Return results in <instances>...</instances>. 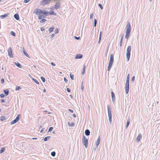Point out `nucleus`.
Instances as JSON below:
<instances>
[{
  "instance_id": "28",
  "label": "nucleus",
  "mask_w": 160,
  "mask_h": 160,
  "mask_svg": "<svg viewBox=\"0 0 160 160\" xmlns=\"http://www.w3.org/2000/svg\"><path fill=\"white\" fill-rule=\"evenodd\" d=\"M5 150V147H3L0 150V153H3V152H4V151Z\"/></svg>"
},
{
  "instance_id": "16",
  "label": "nucleus",
  "mask_w": 160,
  "mask_h": 160,
  "mask_svg": "<svg viewBox=\"0 0 160 160\" xmlns=\"http://www.w3.org/2000/svg\"><path fill=\"white\" fill-rule=\"evenodd\" d=\"M49 13V12L47 10L44 11L42 10V14H44V16H47Z\"/></svg>"
},
{
  "instance_id": "11",
  "label": "nucleus",
  "mask_w": 160,
  "mask_h": 160,
  "mask_svg": "<svg viewBox=\"0 0 160 160\" xmlns=\"http://www.w3.org/2000/svg\"><path fill=\"white\" fill-rule=\"evenodd\" d=\"M111 96H112V101L113 102L115 101V97L114 93L113 92H111Z\"/></svg>"
},
{
  "instance_id": "39",
  "label": "nucleus",
  "mask_w": 160,
  "mask_h": 160,
  "mask_svg": "<svg viewBox=\"0 0 160 160\" xmlns=\"http://www.w3.org/2000/svg\"><path fill=\"white\" fill-rule=\"evenodd\" d=\"M40 78L42 80V82H45V79L44 77H40Z\"/></svg>"
},
{
  "instance_id": "17",
  "label": "nucleus",
  "mask_w": 160,
  "mask_h": 160,
  "mask_svg": "<svg viewBox=\"0 0 160 160\" xmlns=\"http://www.w3.org/2000/svg\"><path fill=\"white\" fill-rule=\"evenodd\" d=\"M85 134L86 135V136H89L90 135V132L89 130L88 129H86L85 130Z\"/></svg>"
},
{
  "instance_id": "30",
  "label": "nucleus",
  "mask_w": 160,
  "mask_h": 160,
  "mask_svg": "<svg viewBox=\"0 0 160 160\" xmlns=\"http://www.w3.org/2000/svg\"><path fill=\"white\" fill-rule=\"evenodd\" d=\"M6 117L5 116H2V117H1V118H0V120L2 121H3L4 120H5V119H6Z\"/></svg>"
},
{
  "instance_id": "52",
  "label": "nucleus",
  "mask_w": 160,
  "mask_h": 160,
  "mask_svg": "<svg viewBox=\"0 0 160 160\" xmlns=\"http://www.w3.org/2000/svg\"><path fill=\"white\" fill-rule=\"evenodd\" d=\"M4 82V79L3 78H2L1 80V82L3 84Z\"/></svg>"
},
{
  "instance_id": "54",
  "label": "nucleus",
  "mask_w": 160,
  "mask_h": 160,
  "mask_svg": "<svg viewBox=\"0 0 160 160\" xmlns=\"http://www.w3.org/2000/svg\"><path fill=\"white\" fill-rule=\"evenodd\" d=\"M67 91L68 92H71L70 89L68 88H67Z\"/></svg>"
},
{
  "instance_id": "8",
  "label": "nucleus",
  "mask_w": 160,
  "mask_h": 160,
  "mask_svg": "<svg viewBox=\"0 0 160 160\" xmlns=\"http://www.w3.org/2000/svg\"><path fill=\"white\" fill-rule=\"evenodd\" d=\"M51 0H43L42 1V4L45 5L49 4Z\"/></svg>"
},
{
  "instance_id": "26",
  "label": "nucleus",
  "mask_w": 160,
  "mask_h": 160,
  "mask_svg": "<svg viewBox=\"0 0 160 160\" xmlns=\"http://www.w3.org/2000/svg\"><path fill=\"white\" fill-rule=\"evenodd\" d=\"M45 17V16L43 15H40L38 16V18L39 19H41L42 18H44Z\"/></svg>"
},
{
  "instance_id": "25",
  "label": "nucleus",
  "mask_w": 160,
  "mask_h": 160,
  "mask_svg": "<svg viewBox=\"0 0 160 160\" xmlns=\"http://www.w3.org/2000/svg\"><path fill=\"white\" fill-rule=\"evenodd\" d=\"M142 137V135L141 134H139L138 136L137 137L136 140H140L141 138Z\"/></svg>"
},
{
  "instance_id": "46",
  "label": "nucleus",
  "mask_w": 160,
  "mask_h": 160,
  "mask_svg": "<svg viewBox=\"0 0 160 160\" xmlns=\"http://www.w3.org/2000/svg\"><path fill=\"white\" fill-rule=\"evenodd\" d=\"M53 129V127H50L49 129V130H48V132H51V131L52 129Z\"/></svg>"
},
{
  "instance_id": "59",
  "label": "nucleus",
  "mask_w": 160,
  "mask_h": 160,
  "mask_svg": "<svg viewBox=\"0 0 160 160\" xmlns=\"http://www.w3.org/2000/svg\"><path fill=\"white\" fill-rule=\"evenodd\" d=\"M98 148V147H96L95 146V147L94 148V151L95 152L97 150V148Z\"/></svg>"
},
{
  "instance_id": "27",
  "label": "nucleus",
  "mask_w": 160,
  "mask_h": 160,
  "mask_svg": "<svg viewBox=\"0 0 160 160\" xmlns=\"http://www.w3.org/2000/svg\"><path fill=\"white\" fill-rule=\"evenodd\" d=\"M68 124L69 126L70 127H73L75 125V124L73 122H72L71 123H70V122H68Z\"/></svg>"
},
{
  "instance_id": "29",
  "label": "nucleus",
  "mask_w": 160,
  "mask_h": 160,
  "mask_svg": "<svg viewBox=\"0 0 160 160\" xmlns=\"http://www.w3.org/2000/svg\"><path fill=\"white\" fill-rule=\"evenodd\" d=\"M85 68H86L85 66V65H84L83 66V70L82 72V74H84L85 73Z\"/></svg>"
},
{
  "instance_id": "47",
  "label": "nucleus",
  "mask_w": 160,
  "mask_h": 160,
  "mask_svg": "<svg viewBox=\"0 0 160 160\" xmlns=\"http://www.w3.org/2000/svg\"><path fill=\"white\" fill-rule=\"evenodd\" d=\"M31 0H24L23 2L24 3H27L29 2Z\"/></svg>"
},
{
  "instance_id": "36",
  "label": "nucleus",
  "mask_w": 160,
  "mask_h": 160,
  "mask_svg": "<svg viewBox=\"0 0 160 160\" xmlns=\"http://www.w3.org/2000/svg\"><path fill=\"white\" fill-rule=\"evenodd\" d=\"M11 34L13 36H16V33L13 31H12L10 32Z\"/></svg>"
},
{
  "instance_id": "32",
  "label": "nucleus",
  "mask_w": 160,
  "mask_h": 160,
  "mask_svg": "<svg viewBox=\"0 0 160 160\" xmlns=\"http://www.w3.org/2000/svg\"><path fill=\"white\" fill-rule=\"evenodd\" d=\"M32 80L36 82L37 84H39V82L36 79L34 78H32Z\"/></svg>"
},
{
  "instance_id": "34",
  "label": "nucleus",
  "mask_w": 160,
  "mask_h": 160,
  "mask_svg": "<svg viewBox=\"0 0 160 160\" xmlns=\"http://www.w3.org/2000/svg\"><path fill=\"white\" fill-rule=\"evenodd\" d=\"M108 118L109 121L110 122V124H111L112 123V116H108Z\"/></svg>"
},
{
  "instance_id": "50",
  "label": "nucleus",
  "mask_w": 160,
  "mask_h": 160,
  "mask_svg": "<svg viewBox=\"0 0 160 160\" xmlns=\"http://www.w3.org/2000/svg\"><path fill=\"white\" fill-rule=\"evenodd\" d=\"M74 38L75 39H76L77 40H79L80 39V37H77L76 36H74Z\"/></svg>"
},
{
  "instance_id": "60",
  "label": "nucleus",
  "mask_w": 160,
  "mask_h": 160,
  "mask_svg": "<svg viewBox=\"0 0 160 160\" xmlns=\"http://www.w3.org/2000/svg\"><path fill=\"white\" fill-rule=\"evenodd\" d=\"M41 30L42 31H44V29L43 28V27H42V28H41Z\"/></svg>"
},
{
  "instance_id": "23",
  "label": "nucleus",
  "mask_w": 160,
  "mask_h": 160,
  "mask_svg": "<svg viewBox=\"0 0 160 160\" xmlns=\"http://www.w3.org/2000/svg\"><path fill=\"white\" fill-rule=\"evenodd\" d=\"M130 120L129 119H128L127 120V124L126 125V128H128V126L130 124Z\"/></svg>"
},
{
  "instance_id": "18",
  "label": "nucleus",
  "mask_w": 160,
  "mask_h": 160,
  "mask_svg": "<svg viewBox=\"0 0 160 160\" xmlns=\"http://www.w3.org/2000/svg\"><path fill=\"white\" fill-rule=\"evenodd\" d=\"M14 18L17 20H18L19 19V17L18 14L16 13L14 15Z\"/></svg>"
},
{
  "instance_id": "42",
  "label": "nucleus",
  "mask_w": 160,
  "mask_h": 160,
  "mask_svg": "<svg viewBox=\"0 0 160 160\" xmlns=\"http://www.w3.org/2000/svg\"><path fill=\"white\" fill-rule=\"evenodd\" d=\"M21 89V87L19 86H18L16 87L15 90L16 91L18 90H20Z\"/></svg>"
},
{
  "instance_id": "9",
  "label": "nucleus",
  "mask_w": 160,
  "mask_h": 160,
  "mask_svg": "<svg viewBox=\"0 0 160 160\" xmlns=\"http://www.w3.org/2000/svg\"><path fill=\"white\" fill-rule=\"evenodd\" d=\"M114 61V57L113 55L112 54H111L110 57V60L109 61V63L113 64Z\"/></svg>"
},
{
  "instance_id": "13",
  "label": "nucleus",
  "mask_w": 160,
  "mask_h": 160,
  "mask_svg": "<svg viewBox=\"0 0 160 160\" xmlns=\"http://www.w3.org/2000/svg\"><path fill=\"white\" fill-rule=\"evenodd\" d=\"M83 57V55L80 54H77L75 56L76 59H81Z\"/></svg>"
},
{
  "instance_id": "20",
  "label": "nucleus",
  "mask_w": 160,
  "mask_h": 160,
  "mask_svg": "<svg viewBox=\"0 0 160 160\" xmlns=\"http://www.w3.org/2000/svg\"><path fill=\"white\" fill-rule=\"evenodd\" d=\"M112 64L109 63L108 65V68H107V70L108 71H110V69L112 67Z\"/></svg>"
},
{
  "instance_id": "37",
  "label": "nucleus",
  "mask_w": 160,
  "mask_h": 160,
  "mask_svg": "<svg viewBox=\"0 0 160 160\" xmlns=\"http://www.w3.org/2000/svg\"><path fill=\"white\" fill-rule=\"evenodd\" d=\"M100 141H97L96 144H95V146L96 147H98V145L100 143Z\"/></svg>"
},
{
  "instance_id": "24",
  "label": "nucleus",
  "mask_w": 160,
  "mask_h": 160,
  "mask_svg": "<svg viewBox=\"0 0 160 160\" xmlns=\"http://www.w3.org/2000/svg\"><path fill=\"white\" fill-rule=\"evenodd\" d=\"M123 36L122 35L120 42V47H122V42L123 41Z\"/></svg>"
},
{
  "instance_id": "3",
  "label": "nucleus",
  "mask_w": 160,
  "mask_h": 160,
  "mask_svg": "<svg viewBox=\"0 0 160 160\" xmlns=\"http://www.w3.org/2000/svg\"><path fill=\"white\" fill-rule=\"evenodd\" d=\"M37 15H42V10L39 8H36L33 12Z\"/></svg>"
},
{
  "instance_id": "61",
  "label": "nucleus",
  "mask_w": 160,
  "mask_h": 160,
  "mask_svg": "<svg viewBox=\"0 0 160 160\" xmlns=\"http://www.w3.org/2000/svg\"><path fill=\"white\" fill-rule=\"evenodd\" d=\"M68 110H69V111L70 112H72V113H73V111L71 109H68Z\"/></svg>"
},
{
  "instance_id": "45",
  "label": "nucleus",
  "mask_w": 160,
  "mask_h": 160,
  "mask_svg": "<svg viewBox=\"0 0 160 160\" xmlns=\"http://www.w3.org/2000/svg\"><path fill=\"white\" fill-rule=\"evenodd\" d=\"M98 5L101 9L102 10L103 9V7L102 4L99 3L98 4Z\"/></svg>"
},
{
  "instance_id": "1",
  "label": "nucleus",
  "mask_w": 160,
  "mask_h": 160,
  "mask_svg": "<svg viewBox=\"0 0 160 160\" xmlns=\"http://www.w3.org/2000/svg\"><path fill=\"white\" fill-rule=\"evenodd\" d=\"M126 29V31H125L126 35L125 38L126 39H128L129 38L131 31V25L129 21H127V22Z\"/></svg>"
},
{
  "instance_id": "35",
  "label": "nucleus",
  "mask_w": 160,
  "mask_h": 160,
  "mask_svg": "<svg viewBox=\"0 0 160 160\" xmlns=\"http://www.w3.org/2000/svg\"><path fill=\"white\" fill-rule=\"evenodd\" d=\"M94 27H96V24L97 23V20L96 19H94Z\"/></svg>"
},
{
  "instance_id": "55",
  "label": "nucleus",
  "mask_w": 160,
  "mask_h": 160,
  "mask_svg": "<svg viewBox=\"0 0 160 160\" xmlns=\"http://www.w3.org/2000/svg\"><path fill=\"white\" fill-rule=\"evenodd\" d=\"M135 77L134 76H133L132 78V79H131V80L132 82H133L134 81V80H135Z\"/></svg>"
},
{
  "instance_id": "40",
  "label": "nucleus",
  "mask_w": 160,
  "mask_h": 160,
  "mask_svg": "<svg viewBox=\"0 0 160 160\" xmlns=\"http://www.w3.org/2000/svg\"><path fill=\"white\" fill-rule=\"evenodd\" d=\"M46 21V20L45 19H43L41 20L40 21V23H42Z\"/></svg>"
},
{
  "instance_id": "7",
  "label": "nucleus",
  "mask_w": 160,
  "mask_h": 160,
  "mask_svg": "<svg viewBox=\"0 0 160 160\" xmlns=\"http://www.w3.org/2000/svg\"><path fill=\"white\" fill-rule=\"evenodd\" d=\"M8 55L10 58H12L13 55L12 54V48L11 47H9L8 50Z\"/></svg>"
},
{
  "instance_id": "38",
  "label": "nucleus",
  "mask_w": 160,
  "mask_h": 160,
  "mask_svg": "<svg viewBox=\"0 0 160 160\" xmlns=\"http://www.w3.org/2000/svg\"><path fill=\"white\" fill-rule=\"evenodd\" d=\"M56 155V152H51V155L52 156H53V157H54Z\"/></svg>"
},
{
  "instance_id": "31",
  "label": "nucleus",
  "mask_w": 160,
  "mask_h": 160,
  "mask_svg": "<svg viewBox=\"0 0 160 160\" xmlns=\"http://www.w3.org/2000/svg\"><path fill=\"white\" fill-rule=\"evenodd\" d=\"M50 14L51 15H56V13H55L54 12H53L52 11H50L49 12Z\"/></svg>"
},
{
  "instance_id": "53",
  "label": "nucleus",
  "mask_w": 160,
  "mask_h": 160,
  "mask_svg": "<svg viewBox=\"0 0 160 160\" xmlns=\"http://www.w3.org/2000/svg\"><path fill=\"white\" fill-rule=\"evenodd\" d=\"M64 80L66 83L68 82V81L67 79L65 77L64 78Z\"/></svg>"
},
{
  "instance_id": "21",
  "label": "nucleus",
  "mask_w": 160,
  "mask_h": 160,
  "mask_svg": "<svg viewBox=\"0 0 160 160\" xmlns=\"http://www.w3.org/2000/svg\"><path fill=\"white\" fill-rule=\"evenodd\" d=\"M4 94L6 96H7L9 94V90L8 89H6L3 91Z\"/></svg>"
},
{
  "instance_id": "6",
  "label": "nucleus",
  "mask_w": 160,
  "mask_h": 160,
  "mask_svg": "<svg viewBox=\"0 0 160 160\" xmlns=\"http://www.w3.org/2000/svg\"><path fill=\"white\" fill-rule=\"evenodd\" d=\"M55 9L57 10L58 9H59L61 8L60 2L59 1L57 2L53 7Z\"/></svg>"
},
{
  "instance_id": "64",
  "label": "nucleus",
  "mask_w": 160,
  "mask_h": 160,
  "mask_svg": "<svg viewBox=\"0 0 160 160\" xmlns=\"http://www.w3.org/2000/svg\"><path fill=\"white\" fill-rule=\"evenodd\" d=\"M72 116L74 118H76V115L75 114H72Z\"/></svg>"
},
{
  "instance_id": "56",
  "label": "nucleus",
  "mask_w": 160,
  "mask_h": 160,
  "mask_svg": "<svg viewBox=\"0 0 160 160\" xmlns=\"http://www.w3.org/2000/svg\"><path fill=\"white\" fill-rule=\"evenodd\" d=\"M126 79L129 80V74L127 75Z\"/></svg>"
},
{
  "instance_id": "5",
  "label": "nucleus",
  "mask_w": 160,
  "mask_h": 160,
  "mask_svg": "<svg viewBox=\"0 0 160 160\" xmlns=\"http://www.w3.org/2000/svg\"><path fill=\"white\" fill-rule=\"evenodd\" d=\"M20 114H18L16 118L15 119H14L13 120L12 122H11L10 123L12 125V124H14L16 123L17 122H18L19 120V117H20Z\"/></svg>"
},
{
  "instance_id": "62",
  "label": "nucleus",
  "mask_w": 160,
  "mask_h": 160,
  "mask_svg": "<svg viewBox=\"0 0 160 160\" xmlns=\"http://www.w3.org/2000/svg\"><path fill=\"white\" fill-rule=\"evenodd\" d=\"M101 35H102V32H101L100 33L99 38H101Z\"/></svg>"
},
{
  "instance_id": "22",
  "label": "nucleus",
  "mask_w": 160,
  "mask_h": 160,
  "mask_svg": "<svg viewBox=\"0 0 160 160\" xmlns=\"http://www.w3.org/2000/svg\"><path fill=\"white\" fill-rule=\"evenodd\" d=\"M54 29V27H52L51 28H50L49 29V33H51L52 32Z\"/></svg>"
},
{
  "instance_id": "41",
  "label": "nucleus",
  "mask_w": 160,
  "mask_h": 160,
  "mask_svg": "<svg viewBox=\"0 0 160 160\" xmlns=\"http://www.w3.org/2000/svg\"><path fill=\"white\" fill-rule=\"evenodd\" d=\"M59 29L58 28H56V29H55V34L58 33L59 32Z\"/></svg>"
},
{
  "instance_id": "12",
  "label": "nucleus",
  "mask_w": 160,
  "mask_h": 160,
  "mask_svg": "<svg viewBox=\"0 0 160 160\" xmlns=\"http://www.w3.org/2000/svg\"><path fill=\"white\" fill-rule=\"evenodd\" d=\"M82 141V144H83L85 148H87L88 146V141Z\"/></svg>"
},
{
  "instance_id": "10",
  "label": "nucleus",
  "mask_w": 160,
  "mask_h": 160,
  "mask_svg": "<svg viewBox=\"0 0 160 160\" xmlns=\"http://www.w3.org/2000/svg\"><path fill=\"white\" fill-rule=\"evenodd\" d=\"M107 108H108V116H112V112H111V108L109 107V105H108L107 106Z\"/></svg>"
},
{
  "instance_id": "44",
  "label": "nucleus",
  "mask_w": 160,
  "mask_h": 160,
  "mask_svg": "<svg viewBox=\"0 0 160 160\" xmlns=\"http://www.w3.org/2000/svg\"><path fill=\"white\" fill-rule=\"evenodd\" d=\"M83 81H82V82L81 85V89L82 91L83 89V88H84L83 85Z\"/></svg>"
},
{
  "instance_id": "33",
  "label": "nucleus",
  "mask_w": 160,
  "mask_h": 160,
  "mask_svg": "<svg viewBox=\"0 0 160 160\" xmlns=\"http://www.w3.org/2000/svg\"><path fill=\"white\" fill-rule=\"evenodd\" d=\"M50 138V136H47L45 137L44 139L43 138L42 140H48Z\"/></svg>"
},
{
  "instance_id": "43",
  "label": "nucleus",
  "mask_w": 160,
  "mask_h": 160,
  "mask_svg": "<svg viewBox=\"0 0 160 160\" xmlns=\"http://www.w3.org/2000/svg\"><path fill=\"white\" fill-rule=\"evenodd\" d=\"M70 76L72 80H73L74 79V75H72L71 74H70Z\"/></svg>"
},
{
  "instance_id": "48",
  "label": "nucleus",
  "mask_w": 160,
  "mask_h": 160,
  "mask_svg": "<svg viewBox=\"0 0 160 160\" xmlns=\"http://www.w3.org/2000/svg\"><path fill=\"white\" fill-rule=\"evenodd\" d=\"M0 96L1 98H3L4 97H5V95L4 94H1L0 95Z\"/></svg>"
},
{
  "instance_id": "2",
  "label": "nucleus",
  "mask_w": 160,
  "mask_h": 160,
  "mask_svg": "<svg viewBox=\"0 0 160 160\" xmlns=\"http://www.w3.org/2000/svg\"><path fill=\"white\" fill-rule=\"evenodd\" d=\"M131 51V46H129L127 50L126 57L128 61H129L130 56V52Z\"/></svg>"
},
{
  "instance_id": "19",
  "label": "nucleus",
  "mask_w": 160,
  "mask_h": 160,
  "mask_svg": "<svg viewBox=\"0 0 160 160\" xmlns=\"http://www.w3.org/2000/svg\"><path fill=\"white\" fill-rule=\"evenodd\" d=\"M14 64L18 68H22V66L18 62H15L14 63Z\"/></svg>"
},
{
  "instance_id": "58",
  "label": "nucleus",
  "mask_w": 160,
  "mask_h": 160,
  "mask_svg": "<svg viewBox=\"0 0 160 160\" xmlns=\"http://www.w3.org/2000/svg\"><path fill=\"white\" fill-rule=\"evenodd\" d=\"M51 64L53 66H55L56 65L53 62H52L51 63Z\"/></svg>"
},
{
  "instance_id": "51",
  "label": "nucleus",
  "mask_w": 160,
  "mask_h": 160,
  "mask_svg": "<svg viewBox=\"0 0 160 160\" xmlns=\"http://www.w3.org/2000/svg\"><path fill=\"white\" fill-rule=\"evenodd\" d=\"M82 140H88V139L84 135H83Z\"/></svg>"
},
{
  "instance_id": "4",
  "label": "nucleus",
  "mask_w": 160,
  "mask_h": 160,
  "mask_svg": "<svg viewBox=\"0 0 160 160\" xmlns=\"http://www.w3.org/2000/svg\"><path fill=\"white\" fill-rule=\"evenodd\" d=\"M129 80L126 79L125 89L126 94H128V93L129 90Z\"/></svg>"
},
{
  "instance_id": "14",
  "label": "nucleus",
  "mask_w": 160,
  "mask_h": 160,
  "mask_svg": "<svg viewBox=\"0 0 160 160\" xmlns=\"http://www.w3.org/2000/svg\"><path fill=\"white\" fill-rule=\"evenodd\" d=\"M9 14V13H8L5 14L4 15H1V16H0V18L1 19L4 18H6Z\"/></svg>"
},
{
  "instance_id": "63",
  "label": "nucleus",
  "mask_w": 160,
  "mask_h": 160,
  "mask_svg": "<svg viewBox=\"0 0 160 160\" xmlns=\"http://www.w3.org/2000/svg\"><path fill=\"white\" fill-rule=\"evenodd\" d=\"M1 102H5V101L3 99H2L1 100Z\"/></svg>"
},
{
  "instance_id": "57",
  "label": "nucleus",
  "mask_w": 160,
  "mask_h": 160,
  "mask_svg": "<svg viewBox=\"0 0 160 160\" xmlns=\"http://www.w3.org/2000/svg\"><path fill=\"white\" fill-rule=\"evenodd\" d=\"M55 36V34H54L53 33V34H52L51 35V38H53L54 36Z\"/></svg>"
},
{
  "instance_id": "49",
  "label": "nucleus",
  "mask_w": 160,
  "mask_h": 160,
  "mask_svg": "<svg viewBox=\"0 0 160 160\" xmlns=\"http://www.w3.org/2000/svg\"><path fill=\"white\" fill-rule=\"evenodd\" d=\"M93 13H92L90 15V19H92L93 18Z\"/></svg>"
},
{
  "instance_id": "15",
  "label": "nucleus",
  "mask_w": 160,
  "mask_h": 160,
  "mask_svg": "<svg viewBox=\"0 0 160 160\" xmlns=\"http://www.w3.org/2000/svg\"><path fill=\"white\" fill-rule=\"evenodd\" d=\"M22 52L25 56H26V57L29 58H30L29 56L28 55V53L26 52L24 49H23V50H22Z\"/></svg>"
}]
</instances>
